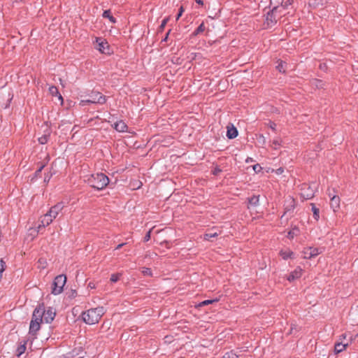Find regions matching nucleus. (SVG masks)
Here are the masks:
<instances>
[{"mask_svg": "<svg viewBox=\"0 0 358 358\" xmlns=\"http://www.w3.org/2000/svg\"><path fill=\"white\" fill-rule=\"evenodd\" d=\"M103 314V307L90 308L83 313L82 319L86 324L92 325L98 323Z\"/></svg>", "mask_w": 358, "mask_h": 358, "instance_id": "1", "label": "nucleus"}, {"mask_svg": "<svg viewBox=\"0 0 358 358\" xmlns=\"http://www.w3.org/2000/svg\"><path fill=\"white\" fill-rule=\"evenodd\" d=\"M88 184L93 188L101 190L109 183V178L102 173L92 174L87 179Z\"/></svg>", "mask_w": 358, "mask_h": 358, "instance_id": "2", "label": "nucleus"}, {"mask_svg": "<svg viewBox=\"0 0 358 358\" xmlns=\"http://www.w3.org/2000/svg\"><path fill=\"white\" fill-rule=\"evenodd\" d=\"M283 9V6H275L271 11L267 13L265 22L268 27H273L277 22Z\"/></svg>", "mask_w": 358, "mask_h": 358, "instance_id": "3", "label": "nucleus"}, {"mask_svg": "<svg viewBox=\"0 0 358 358\" xmlns=\"http://www.w3.org/2000/svg\"><path fill=\"white\" fill-rule=\"evenodd\" d=\"M41 313V309L34 310L33 312L32 318L29 325V334L33 336H36V333L41 328V323L43 322L42 319L40 318V314Z\"/></svg>", "mask_w": 358, "mask_h": 358, "instance_id": "4", "label": "nucleus"}, {"mask_svg": "<svg viewBox=\"0 0 358 358\" xmlns=\"http://www.w3.org/2000/svg\"><path fill=\"white\" fill-rule=\"evenodd\" d=\"M39 309H41V311L42 312L40 314V318H41L43 321H45L46 323H50L53 321L56 315V313L52 308L49 307L47 309H45L44 305L40 304L34 310Z\"/></svg>", "mask_w": 358, "mask_h": 358, "instance_id": "5", "label": "nucleus"}, {"mask_svg": "<svg viewBox=\"0 0 358 358\" xmlns=\"http://www.w3.org/2000/svg\"><path fill=\"white\" fill-rule=\"evenodd\" d=\"M66 282V278L64 275H57L52 283V294L55 295L59 294L63 291V287Z\"/></svg>", "mask_w": 358, "mask_h": 358, "instance_id": "6", "label": "nucleus"}, {"mask_svg": "<svg viewBox=\"0 0 358 358\" xmlns=\"http://www.w3.org/2000/svg\"><path fill=\"white\" fill-rule=\"evenodd\" d=\"M54 219L50 217V215L47 212L45 215L40 217L38 220V224L36 227V229H34L36 233H39L45 227L50 225Z\"/></svg>", "mask_w": 358, "mask_h": 358, "instance_id": "7", "label": "nucleus"}, {"mask_svg": "<svg viewBox=\"0 0 358 358\" xmlns=\"http://www.w3.org/2000/svg\"><path fill=\"white\" fill-rule=\"evenodd\" d=\"M96 48L103 54H110V49L108 42L101 38H96Z\"/></svg>", "mask_w": 358, "mask_h": 358, "instance_id": "8", "label": "nucleus"}, {"mask_svg": "<svg viewBox=\"0 0 358 358\" xmlns=\"http://www.w3.org/2000/svg\"><path fill=\"white\" fill-rule=\"evenodd\" d=\"M300 194L304 199H310L314 196L315 192L310 186L307 184H303Z\"/></svg>", "mask_w": 358, "mask_h": 358, "instance_id": "9", "label": "nucleus"}, {"mask_svg": "<svg viewBox=\"0 0 358 358\" xmlns=\"http://www.w3.org/2000/svg\"><path fill=\"white\" fill-rule=\"evenodd\" d=\"M346 334H342L340 338L339 341L336 343L334 345V352L336 354H338L343 351H344L346 348L349 345V343H343V340L346 338Z\"/></svg>", "mask_w": 358, "mask_h": 358, "instance_id": "10", "label": "nucleus"}, {"mask_svg": "<svg viewBox=\"0 0 358 358\" xmlns=\"http://www.w3.org/2000/svg\"><path fill=\"white\" fill-rule=\"evenodd\" d=\"M106 99L99 92H94L90 95V99H87L88 103L103 104Z\"/></svg>", "mask_w": 358, "mask_h": 358, "instance_id": "11", "label": "nucleus"}, {"mask_svg": "<svg viewBox=\"0 0 358 358\" xmlns=\"http://www.w3.org/2000/svg\"><path fill=\"white\" fill-rule=\"evenodd\" d=\"M64 208V204L62 203H58L51 207L50 210L48 211V214L52 217L54 220L58 216V215L61 213V211Z\"/></svg>", "mask_w": 358, "mask_h": 358, "instance_id": "12", "label": "nucleus"}, {"mask_svg": "<svg viewBox=\"0 0 358 358\" xmlns=\"http://www.w3.org/2000/svg\"><path fill=\"white\" fill-rule=\"evenodd\" d=\"M303 252L304 258L310 259L312 257H316L321 252L319 251V249L317 248L310 247V248H305Z\"/></svg>", "mask_w": 358, "mask_h": 358, "instance_id": "13", "label": "nucleus"}, {"mask_svg": "<svg viewBox=\"0 0 358 358\" xmlns=\"http://www.w3.org/2000/svg\"><path fill=\"white\" fill-rule=\"evenodd\" d=\"M341 206V199L339 196L334 195L331 197L330 206L334 213L338 211Z\"/></svg>", "mask_w": 358, "mask_h": 358, "instance_id": "14", "label": "nucleus"}, {"mask_svg": "<svg viewBox=\"0 0 358 358\" xmlns=\"http://www.w3.org/2000/svg\"><path fill=\"white\" fill-rule=\"evenodd\" d=\"M303 274V269L298 266L295 268L294 271H293L288 276H287V280L289 281V282H292L296 279H299L301 277Z\"/></svg>", "mask_w": 358, "mask_h": 358, "instance_id": "15", "label": "nucleus"}, {"mask_svg": "<svg viewBox=\"0 0 358 358\" xmlns=\"http://www.w3.org/2000/svg\"><path fill=\"white\" fill-rule=\"evenodd\" d=\"M238 136V131L233 125L227 126V136L229 139H233Z\"/></svg>", "mask_w": 358, "mask_h": 358, "instance_id": "16", "label": "nucleus"}, {"mask_svg": "<svg viewBox=\"0 0 358 358\" xmlns=\"http://www.w3.org/2000/svg\"><path fill=\"white\" fill-rule=\"evenodd\" d=\"M114 128L119 132H124L127 129V126L123 121H119L115 123Z\"/></svg>", "mask_w": 358, "mask_h": 358, "instance_id": "17", "label": "nucleus"}, {"mask_svg": "<svg viewBox=\"0 0 358 358\" xmlns=\"http://www.w3.org/2000/svg\"><path fill=\"white\" fill-rule=\"evenodd\" d=\"M49 92L52 96H57L58 99L61 101L62 103H63V98L62 95L59 93L57 87H56L55 86H50L49 87Z\"/></svg>", "mask_w": 358, "mask_h": 358, "instance_id": "18", "label": "nucleus"}, {"mask_svg": "<svg viewBox=\"0 0 358 358\" xmlns=\"http://www.w3.org/2000/svg\"><path fill=\"white\" fill-rule=\"evenodd\" d=\"M280 256L284 259H287L288 258H293L294 253L290 250H281L280 252Z\"/></svg>", "mask_w": 358, "mask_h": 358, "instance_id": "19", "label": "nucleus"}, {"mask_svg": "<svg viewBox=\"0 0 358 358\" xmlns=\"http://www.w3.org/2000/svg\"><path fill=\"white\" fill-rule=\"evenodd\" d=\"M259 196H253L249 199V208L256 206L259 204Z\"/></svg>", "mask_w": 358, "mask_h": 358, "instance_id": "20", "label": "nucleus"}, {"mask_svg": "<svg viewBox=\"0 0 358 358\" xmlns=\"http://www.w3.org/2000/svg\"><path fill=\"white\" fill-rule=\"evenodd\" d=\"M26 345H27V342L25 341L23 344L18 346V348H17V350H16L17 357H20L23 353H24L26 348H27Z\"/></svg>", "mask_w": 358, "mask_h": 358, "instance_id": "21", "label": "nucleus"}, {"mask_svg": "<svg viewBox=\"0 0 358 358\" xmlns=\"http://www.w3.org/2000/svg\"><path fill=\"white\" fill-rule=\"evenodd\" d=\"M311 206L313 217L316 220H317L320 217V210L313 203H312Z\"/></svg>", "mask_w": 358, "mask_h": 358, "instance_id": "22", "label": "nucleus"}, {"mask_svg": "<svg viewBox=\"0 0 358 358\" xmlns=\"http://www.w3.org/2000/svg\"><path fill=\"white\" fill-rule=\"evenodd\" d=\"M103 17L108 18L109 20L113 23L115 22V19L112 16L110 10H105L103 13Z\"/></svg>", "mask_w": 358, "mask_h": 358, "instance_id": "23", "label": "nucleus"}, {"mask_svg": "<svg viewBox=\"0 0 358 358\" xmlns=\"http://www.w3.org/2000/svg\"><path fill=\"white\" fill-rule=\"evenodd\" d=\"M218 236V233H206L203 235V239L206 241H210L212 238L216 237Z\"/></svg>", "mask_w": 358, "mask_h": 358, "instance_id": "24", "label": "nucleus"}, {"mask_svg": "<svg viewBox=\"0 0 358 358\" xmlns=\"http://www.w3.org/2000/svg\"><path fill=\"white\" fill-rule=\"evenodd\" d=\"M222 358H239L238 355H237L235 352L233 351L227 352H226Z\"/></svg>", "mask_w": 358, "mask_h": 358, "instance_id": "25", "label": "nucleus"}, {"mask_svg": "<svg viewBox=\"0 0 358 358\" xmlns=\"http://www.w3.org/2000/svg\"><path fill=\"white\" fill-rule=\"evenodd\" d=\"M206 29V27L204 25V23H201L198 28L195 30L194 34L198 35L199 34L203 33Z\"/></svg>", "mask_w": 358, "mask_h": 358, "instance_id": "26", "label": "nucleus"}, {"mask_svg": "<svg viewBox=\"0 0 358 358\" xmlns=\"http://www.w3.org/2000/svg\"><path fill=\"white\" fill-rule=\"evenodd\" d=\"M287 201L289 203V205L285 207V210L287 211L291 210L294 208V201L292 198H289Z\"/></svg>", "mask_w": 358, "mask_h": 358, "instance_id": "27", "label": "nucleus"}, {"mask_svg": "<svg viewBox=\"0 0 358 358\" xmlns=\"http://www.w3.org/2000/svg\"><path fill=\"white\" fill-rule=\"evenodd\" d=\"M282 141L280 139H275L272 141L271 146L274 149H278V147L281 145Z\"/></svg>", "mask_w": 358, "mask_h": 358, "instance_id": "28", "label": "nucleus"}, {"mask_svg": "<svg viewBox=\"0 0 358 358\" xmlns=\"http://www.w3.org/2000/svg\"><path fill=\"white\" fill-rule=\"evenodd\" d=\"M298 232H299L298 229H296V228L293 229L292 231H290L288 233V238H291V239L294 238V236H297Z\"/></svg>", "mask_w": 358, "mask_h": 358, "instance_id": "29", "label": "nucleus"}, {"mask_svg": "<svg viewBox=\"0 0 358 358\" xmlns=\"http://www.w3.org/2000/svg\"><path fill=\"white\" fill-rule=\"evenodd\" d=\"M285 62L280 61L276 68L280 72L284 73L285 71Z\"/></svg>", "mask_w": 358, "mask_h": 358, "instance_id": "30", "label": "nucleus"}, {"mask_svg": "<svg viewBox=\"0 0 358 358\" xmlns=\"http://www.w3.org/2000/svg\"><path fill=\"white\" fill-rule=\"evenodd\" d=\"M121 274L120 273H113L111 275L110 280L112 282H116L120 278Z\"/></svg>", "mask_w": 358, "mask_h": 358, "instance_id": "31", "label": "nucleus"}, {"mask_svg": "<svg viewBox=\"0 0 358 358\" xmlns=\"http://www.w3.org/2000/svg\"><path fill=\"white\" fill-rule=\"evenodd\" d=\"M312 84L317 88H322V87H323V85H324L322 80H316V79L313 80Z\"/></svg>", "mask_w": 358, "mask_h": 358, "instance_id": "32", "label": "nucleus"}, {"mask_svg": "<svg viewBox=\"0 0 358 358\" xmlns=\"http://www.w3.org/2000/svg\"><path fill=\"white\" fill-rule=\"evenodd\" d=\"M142 273L144 275L151 276L152 275V271L149 268L143 267L142 268Z\"/></svg>", "mask_w": 358, "mask_h": 358, "instance_id": "33", "label": "nucleus"}, {"mask_svg": "<svg viewBox=\"0 0 358 358\" xmlns=\"http://www.w3.org/2000/svg\"><path fill=\"white\" fill-rule=\"evenodd\" d=\"M48 136L47 135H43L38 138V142L41 144H45L48 142Z\"/></svg>", "mask_w": 358, "mask_h": 358, "instance_id": "34", "label": "nucleus"}, {"mask_svg": "<svg viewBox=\"0 0 358 358\" xmlns=\"http://www.w3.org/2000/svg\"><path fill=\"white\" fill-rule=\"evenodd\" d=\"M217 300H205L199 303V306H203L206 305H209L213 303V302H216Z\"/></svg>", "mask_w": 358, "mask_h": 358, "instance_id": "35", "label": "nucleus"}, {"mask_svg": "<svg viewBox=\"0 0 358 358\" xmlns=\"http://www.w3.org/2000/svg\"><path fill=\"white\" fill-rule=\"evenodd\" d=\"M282 0H270L271 6H273L274 7L275 6H278V3L282 4Z\"/></svg>", "mask_w": 358, "mask_h": 358, "instance_id": "36", "label": "nucleus"}, {"mask_svg": "<svg viewBox=\"0 0 358 358\" xmlns=\"http://www.w3.org/2000/svg\"><path fill=\"white\" fill-rule=\"evenodd\" d=\"M252 168H253V170H254V171L255 173L260 172L262 169V166L259 164H258L254 165Z\"/></svg>", "mask_w": 358, "mask_h": 358, "instance_id": "37", "label": "nucleus"}, {"mask_svg": "<svg viewBox=\"0 0 358 358\" xmlns=\"http://www.w3.org/2000/svg\"><path fill=\"white\" fill-rule=\"evenodd\" d=\"M5 270V262L0 259V273H2Z\"/></svg>", "mask_w": 358, "mask_h": 358, "instance_id": "38", "label": "nucleus"}, {"mask_svg": "<svg viewBox=\"0 0 358 358\" xmlns=\"http://www.w3.org/2000/svg\"><path fill=\"white\" fill-rule=\"evenodd\" d=\"M152 229H150L144 237V241H148L150 239Z\"/></svg>", "mask_w": 358, "mask_h": 358, "instance_id": "39", "label": "nucleus"}, {"mask_svg": "<svg viewBox=\"0 0 358 358\" xmlns=\"http://www.w3.org/2000/svg\"><path fill=\"white\" fill-rule=\"evenodd\" d=\"M184 12V8L182 6H180V9H179V13L177 15V17H176V20H178L180 17L181 15H182Z\"/></svg>", "mask_w": 358, "mask_h": 358, "instance_id": "40", "label": "nucleus"}, {"mask_svg": "<svg viewBox=\"0 0 358 358\" xmlns=\"http://www.w3.org/2000/svg\"><path fill=\"white\" fill-rule=\"evenodd\" d=\"M293 0H288L285 5H283L284 6V9L282 10V11L285 9L286 6H288V5H291L292 3ZM280 6H282V4H281Z\"/></svg>", "mask_w": 358, "mask_h": 358, "instance_id": "41", "label": "nucleus"}, {"mask_svg": "<svg viewBox=\"0 0 358 358\" xmlns=\"http://www.w3.org/2000/svg\"><path fill=\"white\" fill-rule=\"evenodd\" d=\"M167 22H168V19L163 20V21L162 22V24H161V28L162 29H163L165 27V25L166 24Z\"/></svg>", "mask_w": 358, "mask_h": 358, "instance_id": "42", "label": "nucleus"}, {"mask_svg": "<svg viewBox=\"0 0 358 358\" xmlns=\"http://www.w3.org/2000/svg\"><path fill=\"white\" fill-rule=\"evenodd\" d=\"M88 287H90V289H94L96 287V286L94 282H90L88 284Z\"/></svg>", "mask_w": 358, "mask_h": 358, "instance_id": "43", "label": "nucleus"}, {"mask_svg": "<svg viewBox=\"0 0 358 358\" xmlns=\"http://www.w3.org/2000/svg\"><path fill=\"white\" fill-rule=\"evenodd\" d=\"M87 103H89L88 101H87V100H82L80 103V105H81L82 106H85Z\"/></svg>", "mask_w": 358, "mask_h": 358, "instance_id": "44", "label": "nucleus"}, {"mask_svg": "<svg viewBox=\"0 0 358 358\" xmlns=\"http://www.w3.org/2000/svg\"><path fill=\"white\" fill-rule=\"evenodd\" d=\"M354 340H355V338H353L352 336H350L347 343H349V345H350L354 341Z\"/></svg>", "mask_w": 358, "mask_h": 358, "instance_id": "45", "label": "nucleus"}, {"mask_svg": "<svg viewBox=\"0 0 358 358\" xmlns=\"http://www.w3.org/2000/svg\"><path fill=\"white\" fill-rule=\"evenodd\" d=\"M126 243H121V244H119L116 248H115V250H119L120 249L123 245H124Z\"/></svg>", "mask_w": 358, "mask_h": 358, "instance_id": "46", "label": "nucleus"}, {"mask_svg": "<svg viewBox=\"0 0 358 358\" xmlns=\"http://www.w3.org/2000/svg\"><path fill=\"white\" fill-rule=\"evenodd\" d=\"M196 2L200 5H203V2L202 0H196Z\"/></svg>", "mask_w": 358, "mask_h": 358, "instance_id": "47", "label": "nucleus"}, {"mask_svg": "<svg viewBox=\"0 0 358 358\" xmlns=\"http://www.w3.org/2000/svg\"><path fill=\"white\" fill-rule=\"evenodd\" d=\"M219 172H220V169H215V171H213V174L216 175Z\"/></svg>", "mask_w": 358, "mask_h": 358, "instance_id": "48", "label": "nucleus"}, {"mask_svg": "<svg viewBox=\"0 0 358 358\" xmlns=\"http://www.w3.org/2000/svg\"><path fill=\"white\" fill-rule=\"evenodd\" d=\"M271 128L273 130H275V124L272 123V124H271Z\"/></svg>", "mask_w": 358, "mask_h": 358, "instance_id": "49", "label": "nucleus"}, {"mask_svg": "<svg viewBox=\"0 0 358 358\" xmlns=\"http://www.w3.org/2000/svg\"><path fill=\"white\" fill-rule=\"evenodd\" d=\"M43 167H44V165H42V166L38 169V172H41V170L43 169Z\"/></svg>", "mask_w": 358, "mask_h": 358, "instance_id": "50", "label": "nucleus"}, {"mask_svg": "<svg viewBox=\"0 0 358 358\" xmlns=\"http://www.w3.org/2000/svg\"><path fill=\"white\" fill-rule=\"evenodd\" d=\"M36 229V227H35V228H30V229H29V230L34 231L36 233V234H34V236H36V234H37L38 233H36V232L34 230V229Z\"/></svg>", "mask_w": 358, "mask_h": 358, "instance_id": "51", "label": "nucleus"}, {"mask_svg": "<svg viewBox=\"0 0 358 358\" xmlns=\"http://www.w3.org/2000/svg\"><path fill=\"white\" fill-rule=\"evenodd\" d=\"M59 81H60V83L62 86H64L63 83H62V79H59Z\"/></svg>", "mask_w": 358, "mask_h": 358, "instance_id": "52", "label": "nucleus"}, {"mask_svg": "<svg viewBox=\"0 0 358 358\" xmlns=\"http://www.w3.org/2000/svg\"><path fill=\"white\" fill-rule=\"evenodd\" d=\"M167 37H168V34H166V37L164 38V41H166L167 39Z\"/></svg>", "mask_w": 358, "mask_h": 358, "instance_id": "53", "label": "nucleus"}]
</instances>
